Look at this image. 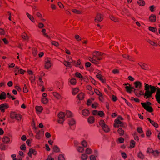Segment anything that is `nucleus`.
<instances>
[{"mask_svg": "<svg viewBox=\"0 0 160 160\" xmlns=\"http://www.w3.org/2000/svg\"><path fill=\"white\" fill-rule=\"evenodd\" d=\"M145 92L144 94V97H146V98H151L156 90L155 98L157 102L160 104V88L158 87L149 85L148 84L145 83Z\"/></svg>", "mask_w": 160, "mask_h": 160, "instance_id": "nucleus-1", "label": "nucleus"}, {"mask_svg": "<svg viewBox=\"0 0 160 160\" xmlns=\"http://www.w3.org/2000/svg\"><path fill=\"white\" fill-rule=\"evenodd\" d=\"M141 104L143 108L148 111L150 112L153 111L152 108L150 106L151 104L150 102H148L146 103L141 102Z\"/></svg>", "mask_w": 160, "mask_h": 160, "instance_id": "nucleus-2", "label": "nucleus"}, {"mask_svg": "<svg viewBox=\"0 0 160 160\" xmlns=\"http://www.w3.org/2000/svg\"><path fill=\"white\" fill-rule=\"evenodd\" d=\"M141 104L143 108L148 111L150 112L153 111L152 108L150 106L151 104L150 102H148L146 103L141 102Z\"/></svg>", "mask_w": 160, "mask_h": 160, "instance_id": "nucleus-3", "label": "nucleus"}, {"mask_svg": "<svg viewBox=\"0 0 160 160\" xmlns=\"http://www.w3.org/2000/svg\"><path fill=\"white\" fill-rule=\"evenodd\" d=\"M52 65L50 58H47L45 61L44 67L45 69H48L50 68Z\"/></svg>", "mask_w": 160, "mask_h": 160, "instance_id": "nucleus-4", "label": "nucleus"}, {"mask_svg": "<svg viewBox=\"0 0 160 160\" xmlns=\"http://www.w3.org/2000/svg\"><path fill=\"white\" fill-rule=\"evenodd\" d=\"M10 117L12 119H15L18 120H21L22 117L21 115L20 114L12 112L11 113Z\"/></svg>", "mask_w": 160, "mask_h": 160, "instance_id": "nucleus-5", "label": "nucleus"}, {"mask_svg": "<svg viewBox=\"0 0 160 160\" xmlns=\"http://www.w3.org/2000/svg\"><path fill=\"white\" fill-rule=\"evenodd\" d=\"M102 55L101 52L96 51L94 52L92 55V57L93 58H96L98 60H100L102 58L100 57V56Z\"/></svg>", "mask_w": 160, "mask_h": 160, "instance_id": "nucleus-6", "label": "nucleus"}, {"mask_svg": "<svg viewBox=\"0 0 160 160\" xmlns=\"http://www.w3.org/2000/svg\"><path fill=\"white\" fill-rule=\"evenodd\" d=\"M67 61H64L63 63L66 66H69L70 65V64L71 62H72V60L71 58V57L68 56H66Z\"/></svg>", "mask_w": 160, "mask_h": 160, "instance_id": "nucleus-7", "label": "nucleus"}, {"mask_svg": "<svg viewBox=\"0 0 160 160\" xmlns=\"http://www.w3.org/2000/svg\"><path fill=\"white\" fill-rule=\"evenodd\" d=\"M103 19V16L100 13H98L97 14L95 18L94 21L96 22H101Z\"/></svg>", "mask_w": 160, "mask_h": 160, "instance_id": "nucleus-8", "label": "nucleus"}, {"mask_svg": "<svg viewBox=\"0 0 160 160\" xmlns=\"http://www.w3.org/2000/svg\"><path fill=\"white\" fill-rule=\"evenodd\" d=\"M114 123L113 126L114 127L118 128L119 127H122L123 126L122 122L119 120V119H116L114 121Z\"/></svg>", "mask_w": 160, "mask_h": 160, "instance_id": "nucleus-9", "label": "nucleus"}, {"mask_svg": "<svg viewBox=\"0 0 160 160\" xmlns=\"http://www.w3.org/2000/svg\"><path fill=\"white\" fill-rule=\"evenodd\" d=\"M37 154V152L35 150L32 148H30L28 152V155L31 158H32V155H36Z\"/></svg>", "mask_w": 160, "mask_h": 160, "instance_id": "nucleus-10", "label": "nucleus"}, {"mask_svg": "<svg viewBox=\"0 0 160 160\" xmlns=\"http://www.w3.org/2000/svg\"><path fill=\"white\" fill-rule=\"evenodd\" d=\"M133 84L135 87L136 88H138V89H140L142 87V83L139 81H137L135 82Z\"/></svg>", "mask_w": 160, "mask_h": 160, "instance_id": "nucleus-11", "label": "nucleus"}, {"mask_svg": "<svg viewBox=\"0 0 160 160\" xmlns=\"http://www.w3.org/2000/svg\"><path fill=\"white\" fill-rule=\"evenodd\" d=\"M43 134V133H41L40 131H39L36 132L35 137L36 139L40 140L42 137Z\"/></svg>", "mask_w": 160, "mask_h": 160, "instance_id": "nucleus-12", "label": "nucleus"}, {"mask_svg": "<svg viewBox=\"0 0 160 160\" xmlns=\"http://www.w3.org/2000/svg\"><path fill=\"white\" fill-rule=\"evenodd\" d=\"M2 141L4 143L8 144L10 142V139L8 136H5L2 139Z\"/></svg>", "mask_w": 160, "mask_h": 160, "instance_id": "nucleus-13", "label": "nucleus"}, {"mask_svg": "<svg viewBox=\"0 0 160 160\" xmlns=\"http://www.w3.org/2000/svg\"><path fill=\"white\" fill-rule=\"evenodd\" d=\"M26 13L27 16L29 19V20L33 23H35V19L33 16L32 15L29 14L27 12H26Z\"/></svg>", "mask_w": 160, "mask_h": 160, "instance_id": "nucleus-14", "label": "nucleus"}, {"mask_svg": "<svg viewBox=\"0 0 160 160\" xmlns=\"http://www.w3.org/2000/svg\"><path fill=\"white\" fill-rule=\"evenodd\" d=\"M8 107V105L6 104H3L0 105V110L2 112H4L5 109H7Z\"/></svg>", "mask_w": 160, "mask_h": 160, "instance_id": "nucleus-15", "label": "nucleus"}, {"mask_svg": "<svg viewBox=\"0 0 160 160\" xmlns=\"http://www.w3.org/2000/svg\"><path fill=\"white\" fill-rule=\"evenodd\" d=\"M149 20L152 22H155L156 20V16L154 14H151L149 17Z\"/></svg>", "mask_w": 160, "mask_h": 160, "instance_id": "nucleus-16", "label": "nucleus"}, {"mask_svg": "<svg viewBox=\"0 0 160 160\" xmlns=\"http://www.w3.org/2000/svg\"><path fill=\"white\" fill-rule=\"evenodd\" d=\"M76 150L78 152L81 153H83L85 151L84 147L80 146L76 148Z\"/></svg>", "mask_w": 160, "mask_h": 160, "instance_id": "nucleus-17", "label": "nucleus"}, {"mask_svg": "<svg viewBox=\"0 0 160 160\" xmlns=\"http://www.w3.org/2000/svg\"><path fill=\"white\" fill-rule=\"evenodd\" d=\"M14 69L15 72H17V70H18L19 73L22 74H24L25 72V71L23 69H19V68L18 66H16Z\"/></svg>", "mask_w": 160, "mask_h": 160, "instance_id": "nucleus-18", "label": "nucleus"}, {"mask_svg": "<svg viewBox=\"0 0 160 160\" xmlns=\"http://www.w3.org/2000/svg\"><path fill=\"white\" fill-rule=\"evenodd\" d=\"M82 114L83 116L87 117L89 115L90 113L88 110L84 109L82 111Z\"/></svg>", "mask_w": 160, "mask_h": 160, "instance_id": "nucleus-19", "label": "nucleus"}, {"mask_svg": "<svg viewBox=\"0 0 160 160\" xmlns=\"http://www.w3.org/2000/svg\"><path fill=\"white\" fill-rule=\"evenodd\" d=\"M88 122L89 124H93L95 121L94 118L93 116H90L88 119Z\"/></svg>", "mask_w": 160, "mask_h": 160, "instance_id": "nucleus-20", "label": "nucleus"}, {"mask_svg": "<svg viewBox=\"0 0 160 160\" xmlns=\"http://www.w3.org/2000/svg\"><path fill=\"white\" fill-rule=\"evenodd\" d=\"M80 143L82 147L84 148L87 147L88 146V144L87 142L85 140L82 141Z\"/></svg>", "mask_w": 160, "mask_h": 160, "instance_id": "nucleus-21", "label": "nucleus"}, {"mask_svg": "<svg viewBox=\"0 0 160 160\" xmlns=\"http://www.w3.org/2000/svg\"><path fill=\"white\" fill-rule=\"evenodd\" d=\"M84 151H85V153L87 155L91 154L92 152V150L90 148H87Z\"/></svg>", "mask_w": 160, "mask_h": 160, "instance_id": "nucleus-22", "label": "nucleus"}, {"mask_svg": "<svg viewBox=\"0 0 160 160\" xmlns=\"http://www.w3.org/2000/svg\"><path fill=\"white\" fill-rule=\"evenodd\" d=\"M35 109L38 113H40L43 110L42 107L41 106H36L35 107Z\"/></svg>", "mask_w": 160, "mask_h": 160, "instance_id": "nucleus-23", "label": "nucleus"}, {"mask_svg": "<svg viewBox=\"0 0 160 160\" xmlns=\"http://www.w3.org/2000/svg\"><path fill=\"white\" fill-rule=\"evenodd\" d=\"M53 95L55 98L58 100L62 99V97L61 95L56 92H53Z\"/></svg>", "mask_w": 160, "mask_h": 160, "instance_id": "nucleus-24", "label": "nucleus"}, {"mask_svg": "<svg viewBox=\"0 0 160 160\" xmlns=\"http://www.w3.org/2000/svg\"><path fill=\"white\" fill-rule=\"evenodd\" d=\"M69 82L71 84L73 85H76L77 83L76 80L73 78L70 79Z\"/></svg>", "mask_w": 160, "mask_h": 160, "instance_id": "nucleus-25", "label": "nucleus"}, {"mask_svg": "<svg viewBox=\"0 0 160 160\" xmlns=\"http://www.w3.org/2000/svg\"><path fill=\"white\" fill-rule=\"evenodd\" d=\"M134 92L137 96H139L143 94V92L141 90L138 89H134Z\"/></svg>", "mask_w": 160, "mask_h": 160, "instance_id": "nucleus-26", "label": "nucleus"}, {"mask_svg": "<svg viewBox=\"0 0 160 160\" xmlns=\"http://www.w3.org/2000/svg\"><path fill=\"white\" fill-rule=\"evenodd\" d=\"M110 18L111 20L116 22H119V19L118 18L113 16L111 15L110 16Z\"/></svg>", "mask_w": 160, "mask_h": 160, "instance_id": "nucleus-27", "label": "nucleus"}, {"mask_svg": "<svg viewBox=\"0 0 160 160\" xmlns=\"http://www.w3.org/2000/svg\"><path fill=\"white\" fill-rule=\"evenodd\" d=\"M137 3L140 6H144L145 4V2L143 0H138L137 2Z\"/></svg>", "mask_w": 160, "mask_h": 160, "instance_id": "nucleus-28", "label": "nucleus"}, {"mask_svg": "<svg viewBox=\"0 0 160 160\" xmlns=\"http://www.w3.org/2000/svg\"><path fill=\"white\" fill-rule=\"evenodd\" d=\"M148 119L150 121V123L154 127L156 128H158V125L157 123L152 120L150 118H148Z\"/></svg>", "mask_w": 160, "mask_h": 160, "instance_id": "nucleus-29", "label": "nucleus"}, {"mask_svg": "<svg viewBox=\"0 0 160 160\" xmlns=\"http://www.w3.org/2000/svg\"><path fill=\"white\" fill-rule=\"evenodd\" d=\"M79 91V89L78 88H76L72 89V93L73 95H76Z\"/></svg>", "mask_w": 160, "mask_h": 160, "instance_id": "nucleus-30", "label": "nucleus"}, {"mask_svg": "<svg viewBox=\"0 0 160 160\" xmlns=\"http://www.w3.org/2000/svg\"><path fill=\"white\" fill-rule=\"evenodd\" d=\"M125 88L127 91L129 93H131L132 90L134 89L133 87H131L130 85L128 86H126Z\"/></svg>", "mask_w": 160, "mask_h": 160, "instance_id": "nucleus-31", "label": "nucleus"}, {"mask_svg": "<svg viewBox=\"0 0 160 160\" xmlns=\"http://www.w3.org/2000/svg\"><path fill=\"white\" fill-rule=\"evenodd\" d=\"M88 158V155L85 153L82 154L81 156V158L82 160H87Z\"/></svg>", "mask_w": 160, "mask_h": 160, "instance_id": "nucleus-32", "label": "nucleus"}, {"mask_svg": "<svg viewBox=\"0 0 160 160\" xmlns=\"http://www.w3.org/2000/svg\"><path fill=\"white\" fill-rule=\"evenodd\" d=\"M65 117V114L63 112H60L58 114V117L59 119H64Z\"/></svg>", "mask_w": 160, "mask_h": 160, "instance_id": "nucleus-33", "label": "nucleus"}, {"mask_svg": "<svg viewBox=\"0 0 160 160\" xmlns=\"http://www.w3.org/2000/svg\"><path fill=\"white\" fill-rule=\"evenodd\" d=\"M78 97L80 100H82L84 98V94L82 92L80 93L78 95Z\"/></svg>", "mask_w": 160, "mask_h": 160, "instance_id": "nucleus-34", "label": "nucleus"}, {"mask_svg": "<svg viewBox=\"0 0 160 160\" xmlns=\"http://www.w3.org/2000/svg\"><path fill=\"white\" fill-rule=\"evenodd\" d=\"M97 77L102 82H104L105 81L104 79L102 77V76L100 74H97L96 75Z\"/></svg>", "mask_w": 160, "mask_h": 160, "instance_id": "nucleus-35", "label": "nucleus"}, {"mask_svg": "<svg viewBox=\"0 0 160 160\" xmlns=\"http://www.w3.org/2000/svg\"><path fill=\"white\" fill-rule=\"evenodd\" d=\"M135 144V142L133 140H132L130 142V145L129 146V148H133Z\"/></svg>", "mask_w": 160, "mask_h": 160, "instance_id": "nucleus-36", "label": "nucleus"}, {"mask_svg": "<svg viewBox=\"0 0 160 160\" xmlns=\"http://www.w3.org/2000/svg\"><path fill=\"white\" fill-rule=\"evenodd\" d=\"M138 158L141 159H142L144 158V155L140 151L138 153Z\"/></svg>", "mask_w": 160, "mask_h": 160, "instance_id": "nucleus-37", "label": "nucleus"}, {"mask_svg": "<svg viewBox=\"0 0 160 160\" xmlns=\"http://www.w3.org/2000/svg\"><path fill=\"white\" fill-rule=\"evenodd\" d=\"M153 154L154 156L157 157L160 154V151H159L157 150L153 151Z\"/></svg>", "mask_w": 160, "mask_h": 160, "instance_id": "nucleus-38", "label": "nucleus"}, {"mask_svg": "<svg viewBox=\"0 0 160 160\" xmlns=\"http://www.w3.org/2000/svg\"><path fill=\"white\" fill-rule=\"evenodd\" d=\"M48 99L47 98H42V102L44 104H47L48 102Z\"/></svg>", "mask_w": 160, "mask_h": 160, "instance_id": "nucleus-39", "label": "nucleus"}, {"mask_svg": "<svg viewBox=\"0 0 160 160\" xmlns=\"http://www.w3.org/2000/svg\"><path fill=\"white\" fill-rule=\"evenodd\" d=\"M147 42L151 45L154 46H157V44L153 41L150 40V39H148L147 40Z\"/></svg>", "mask_w": 160, "mask_h": 160, "instance_id": "nucleus-40", "label": "nucleus"}, {"mask_svg": "<svg viewBox=\"0 0 160 160\" xmlns=\"http://www.w3.org/2000/svg\"><path fill=\"white\" fill-rule=\"evenodd\" d=\"M72 11L73 12L78 14H82V12L81 11L76 9H73L72 10Z\"/></svg>", "mask_w": 160, "mask_h": 160, "instance_id": "nucleus-41", "label": "nucleus"}, {"mask_svg": "<svg viewBox=\"0 0 160 160\" xmlns=\"http://www.w3.org/2000/svg\"><path fill=\"white\" fill-rule=\"evenodd\" d=\"M103 130L106 132H108L110 131V129L106 125L103 127H102Z\"/></svg>", "mask_w": 160, "mask_h": 160, "instance_id": "nucleus-42", "label": "nucleus"}, {"mask_svg": "<svg viewBox=\"0 0 160 160\" xmlns=\"http://www.w3.org/2000/svg\"><path fill=\"white\" fill-rule=\"evenodd\" d=\"M138 64L143 69H146L147 68V65L145 64L142 62H139Z\"/></svg>", "mask_w": 160, "mask_h": 160, "instance_id": "nucleus-43", "label": "nucleus"}, {"mask_svg": "<svg viewBox=\"0 0 160 160\" xmlns=\"http://www.w3.org/2000/svg\"><path fill=\"white\" fill-rule=\"evenodd\" d=\"M6 98V95L4 92H2L0 94V99H5Z\"/></svg>", "mask_w": 160, "mask_h": 160, "instance_id": "nucleus-44", "label": "nucleus"}, {"mask_svg": "<svg viewBox=\"0 0 160 160\" xmlns=\"http://www.w3.org/2000/svg\"><path fill=\"white\" fill-rule=\"evenodd\" d=\"M75 123V121L73 119H71L69 120V124L70 125H73Z\"/></svg>", "mask_w": 160, "mask_h": 160, "instance_id": "nucleus-45", "label": "nucleus"}, {"mask_svg": "<svg viewBox=\"0 0 160 160\" xmlns=\"http://www.w3.org/2000/svg\"><path fill=\"white\" fill-rule=\"evenodd\" d=\"M99 125L101 126L102 128L106 125L104 121L102 120H101L99 121Z\"/></svg>", "mask_w": 160, "mask_h": 160, "instance_id": "nucleus-46", "label": "nucleus"}, {"mask_svg": "<svg viewBox=\"0 0 160 160\" xmlns=\"http://www.w3.org/2000/svg\"><path fill=\"white\" fill-rule=\"evenodd\" d=\"M38 83L39 85L40 86H42L43 84V82L42 80V78L40 77H39Z\"/></svg>", "mask_w": 160, "mask_h": 160, "instance_id": "nucleus-47", "label": "nucleus"}, {"mask_svg": "<svg viewBox=\"0 0 160 160\" xmlns=\"http://www.w3.org/2000/svg\"><path fill=\"white\" fill-rule=\"evenodd\" d=\"M75 76L81 79L83 78V76L82 75L81 73L78 72H76L75 74Z\"/></svg>", "mask_w": 160, "mask_h": 160, "instance_id": "nucleus-48", "label": "nucleus"}, {"mask_svg": "<svg viewBox=\"0 0 160 160\" xmlns=\"http://www.w3.org/2000/svg\"><path fill=\"white\" fill-rule=\"evenodd\" d=\"M30 79L31 82L33 83L35 82V76L34 75H31L30 77Z\"/></svg>", "mask_w": 160, "mask_h": 160, "instance_id": "nucleus-49", "label": "nucleus"}, {"mask_svg": "<svg viewBox=\"0 0 160 160\" xmlns=\"http://www.w3.org/2000/svg\"><path fill=\"white\" fill-rule=\"evenodd\" d=\"M118 132L120 136H122L124 133V131L121 128H120L118 129Z\"/></svg>", "mask_w": 160, "mask_h": 160, "instance_id": "nucleus-50", "label": "nucleus"}, {"mask_svg": "<svg viewBox=\"0 0 160 160\" xmlns=\"http://www.w3.org/2000/svg\"><path fill=\"white\" fill-rule=\"evenodd\" d=\"M156 7L154 5H152L149 7V10L152 12H154L155 11Z\"/></svg>", "mask_w": 160, "mask_h": 160, "instance_id": "nucleus-51", "label": "nucleus"}, {"mask_svg": "<svg viewBox=\"0 0 160 160\" xmlns=\"http://www.w3.org/2000/svg\"><path fill=\"white\" fill-rule=\"evenodd\" d=\"M58 160H65L64 155L63 154L59 155L58 156Z\"/></svg>", "mask_w": 160, "mask_h": 160, "instance_id": "nucleus-52", "label": "nucleus"}, {"mask_svg": "<svg viewBox=\"0 0 160 160\" xmlns=\"http://www.w3.org/2000/svg\"><path fill=\"white\" fill-rule=\"evenodd\" d=\"M74 146L77 148L78 146H79V142L77 140H74L73 142Z\"/></svg>", "mask_w": 160, "mask_h": 160, "instance_id": "nucleus-53", "label": "nucleus"}, {"mask_svg": "<svg viewBox=\"0 0 160 160\" xmlns=\"http://www.w3.org/2000/svg\"><path fill=\"white\" fill-rule=\"evenodd\" d=\"M148 29L150 31L153 32H155L157 31L156 28L154 27H150Z\"/></svg>", "mask_w": 160, "mask_h": 160, "instance_id": "nucleus-54", "label": "nucleus"}, {"mask_svg": "<svg viewBox=\"0 0 160 160\" xmlns=\"http://www.w3.org/2000/svg\"><path fill=\"white\" fill-rule=\"evenodd\" d=\"M66 113L67 116L68 117H71L72 116V112L70 111L67 110L66 111Z\"/></svg>", "mask_w": 160, "mask_h": 160, "instance_id": "nucleus-55", "label": "nucleus"}, {"mask_svg": "<svg viewBox=\"0 0 160 160\" xmlns=\"http://www.w3.org/2000/svg\"><path fill=\"white\" fill-rule=\"evenodd\" d=\"M42 32L44 36L47 38L49 37L47 33H46V30L45 29H43L42 30Z\"/></svg>", "mask_w": 160, "mask_h": 160, "instance_id": "nucleus-56", "label": "nucleus"}, {"mask_svg": "<svg viewBox=\"0 0 160 160\" xmlns=\"http://www.w3.org/2000/svg\"><path fill=\"white\" fill-rule=\"evenodd\" d=\"M94 100V98H91L90 99H89L88 100V102H87V104L88 106L90 105L92 102Z\"/></svg>", "mask_w": 160, "mask_h": 160, "instance_id": "nucleus-57", "label": "nucleus"}, {"mask_svg": "<svg viewBox=\"0 0 160 160\" xmlns=\"http://www.w3.org/2000/svg\"><path fill=\"white\" fill-rule=\"evenodd\" d=\"M97 115L102 117L104 116V114L102 111H98Z\"/></svg>", "mask_w": 160, "mask_h": 160, "instance_id": "nucleus-58", "label": "nucleus"}, {"mask_svg": "<svg viewBox=\"0 0 160 160\" xmlns=\"http://www.w3.org/2000/svg\"><path fill=\"white\" fill-rule=\"evenodd\" d=\"M75 38L78 41H80L81 40V38L78 35H75Z\"/></svg>", "mask_w": 160, "mask_h": 160, "instance_id": "nucleus-59", "label": "nucleus"}, {"mask_svg": "<svg viewBox=\"0 0 160 160\" xmlns=\"http://www.w3.org/2000/svg\"><path fill=\"white\" fill-rule=\"evenodd\" d=\"M134 139L137 141H138L139 140V138L138 137L137 134L136 133H135L133 135Z\"/></svg>", "mask_w": 160, "mask_h": 160, "instance_id": "nucleus-60", "label": "nucleus"}, {"mask_svg": "<svg viewBox=\"0 0 160 160\" xmlns=\"http://www.w3.org/2000/svg\"><path fill=\"white\" fill-rule=\"evenodd\" d=\"M22 38L24 39H28V36L26 33H22Z\"/></svg>", "mask_w": 160, "mask_h": 160, "instance_id": "nucleus-61", "label": "nucleus"}, {"mask_svg": "<svg viewBox=\"0 0 160 160\" xmlns=\"http://www.w3.org/2000/svg\"><path fill=\"white\" fill-rule=\"evenodd\" d=\"M94 92L98 96L101 95L102 94L97 89H94Z\"/></svg>", "mask_w": 160, "mask_h": 160, "instance_id": "nucleus-62", "label": "nucleus"}, {"mask_svg": "<svg viewBox=\"0 0 160 160\" xmlns=\"http://www.w3.org/2000/svg\"><path fill=\"white\" fill-rule=\"evenodd\" d=\"M137 130L139 133H142L143 132L142 128L140 127H138L137 128Z\"/></svg>", "mask_w": 160, "mask_h": 160, "instance_id": "nucleus-63", "label": "nucleus"}, {"mask_svg": "<svg viewBox=\"0 0 160 160\" xmlns=\"http://www.w3.org/2000/svg\"><path fill=\"white\" fill-rule=\"evenodd\" d=\"M90 160H96V158L95 156L93 155H91L89 157Z\"/></svg>", "mask_w": 160, "mask_h": 160, "instance_id": "nucleus-64", "label": "nucleus"}]
</instances>
